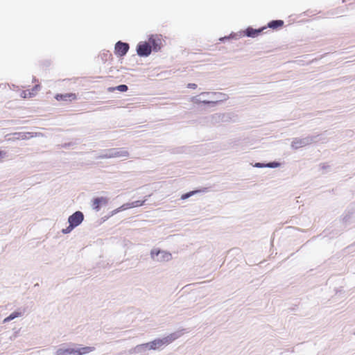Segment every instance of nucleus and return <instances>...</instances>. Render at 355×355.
<instances>
[{
    "mask_svg": "<svg viewBox=\"0 0 355 355\" xmlns=\"http://www.w3.org/2000/svg\"><path fill=\"white\" fill-rule=\"evenodd\" d=\"M175 339V338L173 335H171L169 336L163 338L162 339L155 340L152 341L151 343H148V345H150V349H155L157 348L160 347L161 346H162L164 345H168Z\"/></svg>",
    "mask_w": 355,
    "mask_h": 355,
    "instance_id": "f257e3e1",
    "label": "nucleus"
},
{
    "mask_svg": "<svg viewBox=\"0 0 355 355\" xmlns=\"http://www.w3.org/2000/svg\"><path fill=\"white\" fill-rule=\"evenodd\" d=\"M148 43L151 46V49L154 51H159L163 45L162 36L158 35H152L148 40Z\"/></svg>",
    "mask_w": 355,
    "mask_h": 355,
    "instance_id": "f03ea898",
    "label": "nucleus"
},
{
    "mask_svg": "<svg viewBox=\"0 0 355 355\" xmlns=\"http://www.w3.org/2000/svg\"><path fill=\"white\" fill-rule=\"evenodd\" d=\"M152 51L151 46L148 42H140L137 45V52L139 56H148Z\"/></svg>",
    "mask_w": 355,
    "mask_h": 355,
    "instance_id": "7ed1b4c3",
    "label": "nucleus"
},
{
    "mask_svg": "<svg viewBox=\"0 0 355 355\" xmlns=\"http://www.w3.org/2000/svg\"><path fill=\"white\" fill-rule=\"evenodd\" d=\"M84 216L81 211H76L69 217L68 221L71 227L79 225L83 220Z\"/></svg>",
    "mask_w": 355,
    "mask_h": 355,
    "instance_id": "20e7f679",
    "label": "nucleus"
},
{
    "mask_svg": "<svg viewBox=\"0 0 355 355\" xmlns=\"http://www.w3.org/2000/svg\"><path fill=\"white\" fill-rule=\"evenodd\" d=\"M129 49V45L128 43L118 42L115 44L114 51L115 54L118 56L125 55Z\"/></svg>",
    "mask_w": 355,
    "mask_h": 355,
    "instance_id": "39448f33",
    "label": "nucleus"
},
{
    "mask_svg": "<svg viewBox=\"0 0 355 355\" xmlns=\"http://www.w3.org/2000/svg\"><path fill=\"white\" fill-rule=\"evenodd\" d=\"M58 101H72L76 99V94L74 93H67L64 94H58L55 96Z\"/></svg>",
    "mask_w": 355,
    "mask_h": 355,
    "instance_id": "423d86ee",
    "label": "nucleus"
},
{
    "mask_svg": "<svg viewBox=\"0 0 355 355\" xmlns=\"http://www.w3.org/2000/svg\"><path fill=\"white\" fill-rule=\"evenodd\" d=\"M38 88H39V86L35 85V87H33L32 88L31 91L30 89L23 90L20 93V96L23 98H32L36 95V94L38 91Z\"/></svg>",
    "mask_w": 355,
    "mask_h": 355,
    "instance_id": "0eeeda50",
    "label": "nucleus"
},
{
    "mask_svg": "<svg viewBox=\"0 0 355 355\" xmlns=\"http://www.w3.org/2000/svg\"><path fill=\"white\" fill-rule=\"evenodd\" d=\"M107 202V200L106 198L101 197L96 198L93 200L92 207L94 209L98 211L102 204H106Z\"/></svg>",
    "mask_w": 355,
    "mask_h": 355,
    "instance_id": "6e6552de",
    "label": "nucleus"
},
{
    "mask_svg": "<svg viewBox=\"0 0 355 355\" xmlns=\"http://www.w3.org/2000/svg\"><path fill=\"white\" fill-rule=\"evenodd\" d=\"M145 202H146V200H136V201L132 202L130 203H127V204L123 205L121 206V209H130V208H133V207H141V206L144 205Z\"/></svg>",
    "mask_w": 355,
    "mask_h": 355,
    "instance_id": "1a4fd4ad",
    "label": "nucleus"
},
{
    "mask_svg": "<svg viewBox=\"0 0 355 355\" xmlns=\"http://www.w3.org/2000/svg\"><path fill=\"white\" fill-rule=\"evenodd\" d=\"M266 27H263L259 29H254L252 28H248L246 29V35L248 37H255L259 35V34L262 32Z\"/></svg>",
    "mask_w": 355,
    "mask_h": 355,
    "instance_id": "9d476101",
    "label": "nucleus"
},
{
    "mask_svg": "<svg viewBox=\"0 0 355 355\" xmlns=\"http://www.w3.org/2000/svg\"><path fill=\"white\" fill-rule=\"evenodd\" d=\"M94 350V347H81V348H79L78 349H75L74 354H76V355H83V354H88V353H89L91 352H93Z\"/></svg>",
    "mask_w": 355,
    "mask_h": 355,
    "instance_id": "9b49d317",
    "label": "nucleus"
},
{
    "mask_svg": "<svg viewBox=\"0 0 355 355\" xmlns=\"http://www.w3.org/2000/svg\"><path fill=\"white\" fill-rule=\"evenodd\" d=\"M284 24V22L283 20H273L268 24V27L272 29H277L278 28L282 27Z\"/></svg>",
    "mask_w": 355,
    "mask_h": 355,
    "instance_id": "f8f14e48",
    "label": "nucleus"
},
{
    "mask_svg": "<svg viewBox=\"0 0 355 355\" xmlns=\"http://www.w3.org/2000/svg\"><path fill=\"white\" fill-rule=\"evenodd\" d=\"M75 349L73 348H67V349H58L56 352V355H70L74 354Z\"/></svg>",
    "mask_w": 355,
    "mask_h": 355,
    "instance_id": "ddd939ff",
    "label": "nucleus"
},
{
    "mask_svg": "<svg viewBox=\"0 0 355 355\" xmlns=\"http://www.w3.org/2000/svg\"><path fill=\"white\" fill-rule=\"evenodd\" d=\"M20 313H18V312H15V313H11L9 316H8L7 318H6L3 320L4 322H9L12 320H13L14 318L18 317L20 315Z\"/></svg>",
    "mask_w": 355,
    "mask_h": 355,
    "instance_id": "4468645a",
    "label": "nucleus"
},
{
    "mask_svg": "<svg viewBox=\"0 0 355 355\" xmlns=\"http://www.w3.org/2000/svg\"><path fill=\"white\" fill-rule=\"evenodd\" d=\"M115 88H110L109 91H114ZM116 89L120 91V92H126L128 90V86L125 85H120L116 87Z\"/></svg>",
    "mask_w": 355,
    "mask_h": 355,
    "instance_id": "2eb2a0df",
    "label": "nucleus"
},
{
    "mask_svg": "<svg viewBox=\"0 0 355 355\" xmlns=\"http://www.w3.org/2000/svg\"><path fill=\"white\" fill-rule=\"evenodd\" d=\"M161 253L162 254L164 259L168 261L171 259V254L170 253L165 252H162Z\"/></svg>",
    "mask_w": 355,
    "mask_h": 355,
    "instance_id": "dca6fc26",
    "label": "nucleus"
},
{
    "mask_svg": "<svg viewBox=\"0 0 355 355\" xmlns=\"http://www.w3.org/2000/svg\"><path fill=\"white\" fill-rule=\"evenodd\" d=\"M197 191H190L189 193H187L185 194H183L182 196V199H186V198H189L190 196H191L192 195H193L194 193H196Z\"/></svg>",
    "mask_w": 355,
    "mask_h": 355,
    "instance_id": "f3484780",
    "label": "nucleus"
},
{
    "mask_svg": "<svg viewBox=\"0 0 355 355\" xmlns=\"http://www.w3.org/2000/svg\"><path fill=\"white\" fill-rule=\"evenodd\" d=\"M75 227H71V225L69 224V225L66 228L62 230V232L64 234H67L70 232Z\"/></svg>",
    "mask_w": 355,
    "mask_h": 355,
    "instance_id": "a211bd4d",
    "label": "nucleus"
},
{
    "mask_svg": "<svg viewBox=\"0 0 355 355\" xmlns=\"http://www.w3.org/2000/svg\"><path fill=\"white\" fill-rule=\"evenodd\" d=\"M188 88L196 89L197 85L195 83H189L187 85Z\"/></svg>",
    "mask_w": 355,
    "mask_h": 355,
    "instance_id": "6ab92c4d",
    "label": "nucleus"
},
{
    "mask_svg": "<svg viewBox=\"0 0 355 355\" xmlns=\"http://www.w3.org/2000/svg\"><path fill=\"white\" fill-rule=\"evenodd\" d=\"M191 101L193 102V103H198V101L196 99V97H193L192 99H191Z\"/></svg>",
    "mask_w": 355,
    "mask_h": 355,
    "instance_id": "aec40b11",
    "label": "nucleus"
},
{
    "mask_svg": "<svg viewBox=\"0 0 355 355\" xmlns=\"http://www.w3.org/2000/svg\"><path fill=\"white\" fill-rule=\"evenodd\" d=\"M255 166H256V167H259V168H260V167H263V165L262 164H261V163H257V164H255Z\"/></svg>",
    "mask_w": 355,
    "mask_h": 355,
    "instance_id": "412c9836",
    "label": "nucleus"
},
{
    "mask_svg": "<svg viewBox=\"0 0 355 355\" xmlns=\"http://www.w3.org/2000/svg\"><path fill=\"white\" fill-rule=\"evenodd\" d=\"M6 155V153L2 151V150H0V157L5 155Z\"/></svg>",
    "mask_w": 355,
    "mask_h": 355,
    "instance_id": "4be33fe9",
    "label": "nucleus"
},
{
    "mask_svg": "<svg viewBox=\"0 0 355 355\" xmlns=\"http://www.w3.org/2000/svg\"><path fill=\"white\" fill-rule=\"evenodd\" d=\"M266 166H268V167H273V166H274V164H273V163L268 164L266 165Z\"/></svg>",
    "mask_w": 355,
    "mask_h": 355,
    "instance_id": "5701e85b",
    "label": "nucleus"
},
{
    "mask_svg": "<svg viewBox=\"0 0 355 355\" xmlns=\"http://www.w3.org/2000/svg\"><path fill=\"white\" fill-rule=\"evenodd\" d=\"M202 103H205V104H209V103H210L211 102H210V101H202Z\"/></svg>",
    "mask_w": 355,
    "mask_h": 355,
    "instance_id": "b1692460",
    "label": "nucleus"
},
{
    "mask_svg": "<svg viewBox=\"0 0 355 355\" xmlns=\"http://www.w3.org/2000/svg\"><path fill=\"white\" fill-rule=\"evenodd\" d=\"M159 253H160V252L159 251V252H157L156 253V254H157V255H158Z\"/></svg>",
    "mask_w": 355,
    "mask_h": 355,
    "instance_id": "393cba45",
    "label": "nucleus"
}]
</instances>
